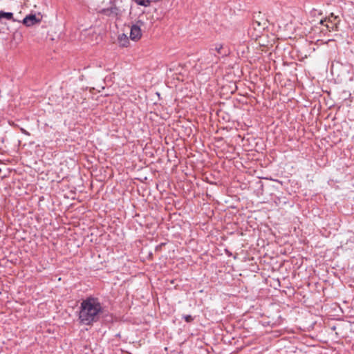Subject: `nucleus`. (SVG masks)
Listing matches in <instances>:
<instances>
[{
	"label": "nucleus",
	"instance_id": "obj_1",
	"mask_svg": "<svg viewBox=\"0 0 354 354\" xmlns=\"http://www.w3.org/2000/svg\"><path fill=\"white\" fill-rule=\"evenodd\" d=\"M103 308L97 298L88 297L82 300L80 307L79 320L84 325H91L99 320Z\"/></svg>",
	"mask_w": 354,
	"mask_h": 354
},
{
	"label": "nucleus",
	"instance_id": "obj_2",
	"mask_svg": "<svg viewBox=\"0 0 354 354\" xmlns=\"http://www.w3.org/2000/svg\"><path fill=\"white\" fill-rule=\"evenodd\" d=\"M41 17H37L35 15H27L24 19L23 23L26 26H32L41 22Z\"/></svg>",
	"mask_w": 354,
	"mask_h": 354
},
{
	"label": "nucleus",
	"instance_id": "obj_3",
	"mask_svg": "<svg viewBox=\"0 0 354 354\" xmlns=\"http://www.w3.org/2000/svg\"><path fill=\"white\" fill-rule=\"evenodd\" d=\"M142 32L140 27L136 24L133 25L131 28L130 38L131 40L138 41L141 38Z\"/></svg>",
	"mask_w": 354,
	"mask_h": 354
},
{
	"label": "nucleus",
	"instance_id": "obj_4",
	"mask_svg": "<svg viewBox=\"0 0 354 354\" xmlns=\"http://www.w3.org/2000/svg\"><path fill=\"white\" fill-rule=\"evenodd\" d=\"M103 13L110 17H118L121 15V10L119 8L113 6L109 8L104 9Z\"/></svg>",
	"mask_w": 354,
	"mask_h": 354
},
{
	"label": "nucleus",
	"instance_id": "obj_5",
	"mask_svg": "<svg viewBox=\"0 0 354 354\" xmlns=\"http://www.w3.org/2000/svg\"><path fill=\"white\" fill-rule=\"evenodd\" d=\"M118 44L121 47H127L129 44V37L125 34H121L118 38Z\"/></svg>",
	"mask_w": 354,
	"mask_h": 354
},
{
	"label": "nucleus",
	"instance_id": "obj_6",
	"mask_svg": "<svg viewBox=\"0 0 354 354\" xmlns=\"http://www.w3.org/2000/svg\"><path fill=\"white\" fill-rule=\"evenodd\" d=\"M223 46L221 44H217L215 45L214 50L219 55H227V52H223Z\"/></svg>",
	"mask_w": 354,
	"mask_h": 354
},
{
	"label": "nucleus",
	"instance_id": "obj_7",
	"mask_svg": "<svg viewBox=\"0 0 354 354\" xmlns=\"http://www.w3.org/2000/svg\"><path fill=\"white\" fill-rule=\"evenodd\" d=\"M13 17V14L12 12H6L3 11H0V19L6 18L8 20L12 19Z\"/></svg>",
	"mask_w": 354,
	"mask_h": 354
},
{
	"label": "nucleus",
	"instance_id": "obj_8",
	"mask_svg": "<svg viewBox=\"0 0 354 354\" xmlns=\"http://www.w3.org/2000/svg\"><path fill=\"white\" fill-rule=\"evenodd\" d=\"M135 2L139 6L147 7L150 5L151 0H135Z\"/></svg>",
	"mask_w": 354,
	"mask_h": 354
},
{
	"label": "nucleus",
	"instance_id": "obj_9",
	"mask_svg": "<svg viewBox=\"0 0 354 354\" xmlns=\"http://www.w3.org/2000/svg\"><path fill=\"white\" fill-rule=\"evenodd\" d=\"M326 27L329 31L335 30H337V23L331 24L330 26L327 24Z\"/></svg>",
	"mask_w": 354,
	"mask_h": 354
},
{
	"label": "nucleus",
	"instance_id": "obj_10",
	"mask_svg": "<svg viewBox=\"0 0 354 354\" xmlns=\"http://www.w3.org/2000/svg\"><path fill=\"white\" fill-rule=\"evenodd\" d=\"M332 18H333L334 20L337 19V17H334L333 14L332 13V14H331V16H330V17H329L328 18V21L329 23H330V24H334L335 22L333 21V20L332 19Z\"/></svg>",
	"mask_w": 354,
	"mask_h": 354
},
{
	"label": "nucleus",
	"instance_id": "obj_11",
	"mask_svg": "<svg viewBox=\"0 0 354 354\" xmlns=\"http://www.w3.org/2000/svg\"><path fill=\"white\" fill-rule=\"evenodd\" d=\"M183 318L187 322H191L193 320V317L191 315H185Z\"/></svg>",
	"mask_w": 354,
	"mask_h": 354
},
{
	"label": "nucleus",
	"instance_id": "obj_12",
	"mask_svg": "<svg viewBox=\"0 0 354 354\" xmlns=\"http://www.w3.org/2000/svg\"><path fill=\"white\" fill-rule=\"evenodd\" d=\"M326 20H327L326 19H325L324 20H321L320 24H323L324 21H326Z\"/></svg>",
	"mask_w": 354,
	"mask_h": 354
},
{
	"label": "nucleus",
	"instance_id": "obj_13",
	"mask_svg": "<svg viewBox=\"0 0 354 354\" xmlns=\"http://www.w3.org/2000/svg\"><path fill=\"white\" fill-rule=\"evenodd\" d=\"M21 131H22V132H23L24 133L28 134V133L25 130L21 129Z\"/></svg>",
	"mask_w": 354,
	"mask_h": 354
}]
</instances>
